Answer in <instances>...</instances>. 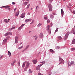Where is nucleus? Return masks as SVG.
Here are the masks:
<instances>
[{
    "mask_svg": "<svg viewBox=\"0 0 75 75\" xmlns=\"http://www.w3.org/2000/svg\"><path fill=\"white\" fill-rule=\"evenodd\" d=\"M4 6H2V7H1V8H4Z\"/></svg>",
    "mask_w": 75,
    "mask_h": 75,
    "instance_id": "46",
    "label": "nucleus"
},
{
    "mask_svg": "<svg viewBox=\"0 0 75 75\" xmlns=\"http://www.w3.org/2000/svg\"><path fill=\"white\" fill-rule=\"evenodd\" d=\"M29 72L30 74H31L33 72V71L31 70V69H29Z\"/></svg>",
    "mask_w": 75,
    "mask_h": 75,
    "instance_id": "25",
    "label": "nucleus"
},
{
    "mask_svg": "<svg viewBox=\"0 0 75 75\" xmlns=\"http://www.w3.org/2000/svg\"><path fill=\"white\" fill-rule=\"evenodd\" d=\"M71 51H74V50H75V48H71Z\"/></svg>",
    "mask_w": 75,
    "mask_h": 75,
    "instance_id": "28",
    "label": "nucleus"
},
{
    "mask_svg": "<svg viewBox=\"0 0 75 75\" xmlns=\"http://www.w3.org/2000/svg\"><path fill=\"white\" fill-rule=\"evenodd\" d=\"M4 7H5V8H7V6H4Z\"/></svg>",
    "mask_w": 75,
    "mask_h": 75,
    "instance_id": "44",
    "label": "nucleus"
},
{
    "mask_svg": "<svg viewBox=\"0 0 75 75\" xmlns=\"http://www.w3.org/2000/svg\"><path fill=\"white\" fill-rule=\"evenodd\" d=\"M74 62L73 61H71L70 63V62H68V66H71L72 65H74Z\"/></svg>",
    "mask_w": 75,
    "mask_h": 75,
    "instance_id": "4",
    "label": "nucleus"
},
{
    "mask_svg": "<svg viewBox=\"0 0 75 75\" xmlns=\"http://www.w3.org/2000/svg\"><path fill=\"white\" fill-rule=\"evenodd\" d=\"M2 57H3V56H2L0 58H1H1H2Z\"/></svg>",
    "mask_w": 75,
    "mask_h": 75,
    "instance_id": "56",
    "label": "nucleus"
},
{
    "mask_svg": "<svg viewBox=\"0 0 75 75\" xmlns=\"http://www.w3.org/2000/svg\"><path fill=\"white\" fill-rule=\"evenodd\" d=\"M74 29H73L71 31L72 33H73L74 34H75V25L74 26Z\"/></svg>",
    "mask_w": 75,
    "mask_h": 75,
    "instance_id": "11",
    "label": "nucleus"
},
{
    "mask_svg": "<svg viewBox=\"0 0 75 75\" xmlns=\"http://www.w3.org/2000/svg\"><path fill=\"white\" fill-rule=\"evenodd\" d=\"M48 6L50 11H51L52 10V7L51 4H49L48 5Z\"/></svg>",
    "mask_w": 75,
    "mask_h": 75,
    "instance_id": "3",
    "label": "nucleus"
},
{
    "mask_svg": "<svg viewBox=\"0 0 75 75\" xmlns=\"http://www.w3.org/2000/svg\"><path fill=\"white\" fill-rule=\"evenodd\" d=\"M70 11H71V12H72V11H71V9H70Z\"/></svg>",
    "mask_w": 75,
    "mask_h": 75,
    "instance_id": "57",
    "label": "nucleus"
},
{
    "mask_svg": "<svg viewBox=\"0 0 75 75\" xmlns=\"http://www.w3.org/2000/svg\"><path fill=\"white\" fill-rule=\"evenodd\" d=\"M7 39H4L3 41V44H6L7 42Z\"/></svg>",
    "mask_w": 75,
    "mask_h": 75,
    "instance_id": "9",
    "label": "nucleus"
},
{
    "mask_svg": "<svg viewBox=\"0 0 75 75\" xmlns=\"http://www.w3.org/2000/svg\"><path fill=\"white\" fill-rule=\"evenodd\" d=\"M50 20H49V19L47 21V22L48 23H50Z\"/></svg>",
    "mask_w": 75,
    "mask_h": 75,
    "instance_id": "39",
    "label": "nucleus"
},
{
    "mask_svg": "<svg viewBox=\"0 0 75 75\" xmlns=\"http://www.w3.org/2000/svg\"><path fill=\"white\" fill-rule=\"evenodd\" d=\"M53 15H54V16H56V15H57V14H56L55 13H53Z\"/></svg>",
    "mask_w": 75,
    "mask_h": 75,
    "instance_id": "37",
    "label": "nucleus"
},
{
    "mask_svg": "<svg viewBox=\"0 0 75 75\" xmlns=\"http://www.w3.org/2000/svg\"><path fill=\"white\" fill-rule=\"evenodd\" d=\"M15 28H16V27H13L12 28V29L13 30V29H15Z\"/></svg>",
    "mask_w": 75,
    "mask_h": 75,
    "instance_id": "41",
    "label": "nucleus"
},
{
    "mask_svg": "<svg viewBox=\"0 0 75 75\" xmlns=\"http://www.w3.org/2000/svg\"><path fill=\"white\" fill-rule=\"evenodd\" d=\"M31 31H30L29 33H31Z\"/></svg>",
    "mask_w": 75,
    "mask_h": 75,
    "instance_id": "62",
    "label": "nucleus"
},
{
    "mask_svg": "<svg viewBox=\"0 0 75 75\" xmlns=\"http://www.w3.org/2000/svg\"><path fill=\"white\" fill-rule=\"evenodd\" d=\"M66 0H63V1H65Z\"/></svg>",
    "mask_w": 75,
    "mask_h": 75,
    "instance_id": "63",
    "label": "nucleus"
},
{
    "mask_svg": "<svg viewBox=\"0 0 75 75\" xmlns=\"http://www.w3.org/2000/svg\"><path fill=\"white\" fill-rule=\"evenodd\" d=\"M18 37L17 36L15 38V42L16 44L18 43Z\"/></svg>",
    "mask_w": 75,
    "mask_h": 75,
    "instance_id": "7",
    "label": "nucleus"
},
{
    "mask_svg": "<svg viewBox=\"0 0 75 75\" xmlns=\"http://www.w3.org/2000/svg\"><path fill=\"white\" fill-rule=\"evenodd\" d=\"M24 25H25V24H23L21 26V27H22V28L23 27V26H24Z\"/></svg>",
    "mask_w": 75,
    "mask_h": 75,
    "instance_id": "32",
    "label": "nucleus"
},
{
    "mask_svg": "<svg viewBox=\"0 0 75 75\" xmlns=\"http://www.w3.org/2000/svg\"><path fill=\"white\" fill-rule=\"evenodd\" d=\"M8 55L9 57H10V56H11V52H10V51H8Z\"/></svg>",
    "mask_w": 75,
    "mask_h": 75,
    "instance_id": "22",
    "label": "nucleus"
},
{
    "mask_svg": "<svg viewBox=\"0 0 75 75\" xmlns=\"http://www.w3.org/2000/svg\"><path fill=\"white\" fill-rule=\"evenodd\" d=\"M62 14V16L64 15V11L62 9H61Z\"/></svg>",
    "mask_w": 75,
    "mask_h": 75,
    "instance_id": "24",
    "label": "nucleus"
},
{
    "mask_svg": "<svg viewBox=\"0 0 75 75\" xmlns=\"http://www.w3.org/2000/svg\"><path fill=\"white\" fill-rule=\"evenodd\" d=\"M21 44H22V43H21L20 45H21Z\"/></svg>",
    "mask_w": 75,
    "mask_h": 75,
    "instance_id": "61",
    "label": "nucleus"
},
{
    "mask_svg": "<svg viewBox=\"0 0 75 75\" xmlns=\"http://www.w3.org/2000/svg\"><path fill=\"white\" fill-rule=\"evenodd\" d=\"M58 40H61L62 39V38L60 36H59L57 37Z\"/></svg>",
    "mask_w": 75,
    "mask_h": 75,
    "instance_id": "18",
    "label": "nucleus"
},
{
    "mask_svg": "<svg viewBox=\"0 0 75 75\" xmlns=\"http://www.w3.org/2000/svg\"><path fill=\"white\" fill-rule=\"evenodd\" d=\"M50 25H47V30H48L50 29Z\"/></svg>",
    "mask_w": 75,
    "mask_h": 75,
    "instance_id": "17",
    "label": "nucleus"
},
{
    "mask_svg": "<svg viewBox=\"0 0 75 75\" xmlns=\"http://www.w3.org/2000/svg\"><path fill=\"white\" fill-rule=\"evenodd\" d=\"M31 20V19L30 18L28 19H26L25 20V23H27L28 21H30Z\"/></svg>",
    "mask_w": 75,
    "mask_h": 75,
    "instance_id": "12",
    "label": "nucleus"
},
{
    "mask_svg": "<svg viewBox=\"0 0 75 75\" xmlns=\"http://www.w3.org/2000/svg\"><path fill=\"white\" fill-rule=\"evenodd\" d=\"M58 28H57L55 32H56V33H57V32H58Z\"/></svg>",
    "mask_w": 75,
    "mask_h": 75,
    "instance_id": "31",
    "label": "nucleus"
},
{
    "mask_svg": "<svg viewBox=\"0 0 75 75\" xmlns=\"http://www.w3.org/2000/svg\"><path fill=\"white\" fill-rule=\"evenodd\" d=\"M36 7H37V8H38L39 7H38V6H37Z\"/></svg>",
    "mask_w": 75,
    "mask_h": 75,
    "instance_id": "58",
    "label": "nucleus"
},
{
    "mask_svg": "<svg viewBox=\"0 0 75 75\" xmlns=\"http://www.w3.org/2000/svg\"><path fill=\"white\" fill-rule=\"evenodd\" d=\"M17 8H16L14 10V11H16V10H17Z\"/></svg>",
    "mask_w": 75,
    "mask_h": 75,
    "instance_id": "43",
    "label": "nucleus"
},
{
    "mask_svg": "<svg viewBox=\"0 0 75 75\" xmlns=\"http://www.w3.org/2000/svg\"><path fill=\"white\" fill-rule=\"evenodd\" d=\"M69 32H68L66 34V35H65V37L64 38V40H66L67 39V38H68V35L69 34Z\"/></svg>",
    "mask_w": 75,
    "mask_h": 75,
    "instance_id": "2",
    "label": "nucleus"
},
{
    "mask_svg": "<svg viewBox=\"0 0 75 75\" xmlns=\"http://www.w3.org/2000/svg\"><path fill=\"white\" fill-rule=\"evenodd\" d=\"M42 37H43L42 33H40L39 36V37H40V38H42Z\"/></svg>",
    "mask_w": 75,
    "mask_h": 75,
    "instance_id": "14",
    "label": "nucleus"
},
{
    "mask_svg": "<svg viewBox=\"0 0 75 75\" xmlns=\"http://www.w3.org/2000/svg\"><path fill=\"white\" fill-rule=\"evenodd\" d=\"M45 61H44L43 62H42V65H41V66L42 65H43V64H45Z\"/></svg>",
    "mask_w": 75,
    "mask_h": 75,
    "instance_id": "35",
    "label": "nucleus"
},
{
    "mask_svg": "<svg viewBox=\"0 0 75 75\" xmlns=\"http://www.w3.org/2000/svg\"><path fill=\"white\" fill-rule=\"evenodd\" d=\"M73 13L74 14H75V11H73Z\"/></svg>",
    "mask_w": 75,
    "mask_h": 75,
    "instance_id": "50",
    "label": "nucleus"
},
{
    "mask_svg": "<svg viewBox=\"0 0 75 75\" xmlns=\"http://www.w3.org/2000/svg\"><path fill=\"white\" fill-rule=\"evenodd\" d=\"M25 63H26V66L27 68H28L29 66H30V62H27V61H25L23 62V65H22V67L23 68H24L25 67Z\"/></svg>",
    "mask_w": 75,
    "mask_h": 75,
    "instance_id": "1",
    "label": "nucleus"
},
{
    "mask_svg": "<svg viewBox=\"0 0 75 75\" xmlns=\"http://www.w3.org/2000/svg\"><path fill=\"white\" fill-rule=\"evenodd\" d=\"M30 47V45H28L27 47Z\"/></svg>",
    "mask_w": 75,
    "mask_h": 75,
    "instance_id": "53",
    "label": "nucleus"
},
{
    "mask_svg": "<svg viewBox=\"0 0 75 75\" xmlns=\"http://www.w3.org/2000/svg\"><path fill=\"white\" fill-rule=\"evenodd\" d=\"M50 18H51L52 19V20H53V19L54 18V16H53V15H50Z\"/></svg>",
    "mask_w": 75,
    "mask_h": 75,
    "instance_id": "20",
    "label": "nucleus"
},
{
    "mask_svg": "<svg viewBox=\"0 0 75 75\" xmlns=\"http://www.w3.org/2000/svg\"><path fill=\"white\" fill-rule=\"evenodd\" d=\"M16 60H14L13 62H12L11 63V65L12 66H14V64L15 62H16Z\"/></svg>",
    "mask_w": 75,
    "mask_h": 75,
    "instance_id": "13",
    "label": "nucleus"
},
{
    "mask_svg": "<svg viewBox=\"0 0 75 75\" xmlns=\"http://www.w3.org/2000/svg\"><path fill=\"white\" fill-rule=\"evenodd\" d=\"M71 44H75V39H74L73 40L72 42H71Z\"/></svg>",
    "mask_w": 75,
    "mask_h": 75,
    "instance_id": "19",
    "label": "nucleus"
},
{
    "mask_svg": "<svg viewBox=\"0 0 75 75\" xmlns=\"http://www.w3.org/2000/svg\"><path fill=\"white\" fill-rule=\"evenodd\" d=\"M10 7V6H6V7H7V8H9Z\"/></svg>",
    "mask_w": 75,
    "mask_h": 75,
    "instance_id": "51",
    "label": "nucleus"
},
{
    "mask_svg": "<svg viewBox=\"0 0 75 75\" xmlns=\"http://www.w3.org/2000/svg\"><path fill=\"white\" fill-rule=\"evenodd\" d=\"M59 60L60 62H62V63H64V61L62 58H59Z\"/></svg>",
    "mask_w": 75,
    "mask_h": 75,
    "instance_id": "10",
    "label": "nucleus"
},
{
    "mask_svg": "<svg viewBox=\"0 0 75 75\" xmlns=\"http://www.w3.org/2000/svg\"><path fill=\"white\" fill-rule=\"evenodd\" d=\"M27 47H26L25 49H24V51H25V50H27Z\"/></svg>",
    "mask_w": 75,
    "mask_h": 75,
    "instance_id": "49",
    "label": "nucleus"
},
{
    "mask_svg": "<svg viewBox=\"0 0 75 75\" xmlns=\"http://www.w3.org/2000/svg\"><path fill=\"white\" fill-rule=\"evenodd\" d=\"M9 30L11 31V30H12V28H9Z\"/></svg>",
    "mask_w": 75,
    "mask_h": 75,
    "instance_id": "40",
    "label": "nucleus"
},
{
    "mask_svg": "<svg viewBox=\"0 0 75 75\" xmlns=\"http://www.w3.org/2000/svg\"><path fill=\"white\" fill-rule=\"evenodd\" d=\"M51 30L50 29L49 30V33H50H50H51Z\"/></svg>",
    "mask_w": 75,
    "mask_h": 75,
    "instance_id": "33",
    "label": "nucleus"
},
{
    "mask_svg": "<svg viewBox=\"0 0 75 75\" xmlns=\"http://www.w3.org/2000/svg\"><path fill=\"white\" fill-rule=\"evenodd\" d=\"M50 52H54V51L52 49H51L50 50Z\"/></svg>",
    "mask_w": 75,
    "mask_h": 75,
    "instance_id": "34",
    "label": "nucleus"
},
{
    "mask_svg": "<svg viewBox=\"0 0 75 75\" xmlns=\"http://www.w3.org/2000/svg\"><path fill=\"white\" fill-rule=\"evenodd\" d=\"M27 1H28L29 2V1H30V0H26Z\"/></svg>",
    "mask_w": 75,
    "mask_h": 75,
    "instance_id": "55",
    "label": "nucleus"
},
{
    "mask_svg": "<svg viewBox=\"0 0 75 75\" xmlns=\"http://www.w3.org/2000/svg\"><path fill=\"white\" fill-rule=\"evenodd\" d=\"M4 21L5 23H8L9 22V20H7V19H5L4 20Z\"/></svg>",
    "mask_w": 75,
    "mask_h": 75,
    "instance_id": "21",
    "label": "nucleus"
},
{
    "mask_svg": "<svg viewBox=\"0 0 75 75\" xmlns=\"http://www.w3.org/2000/svg\"><path fill=\"white\" fill-rule=\"evenodd\" d=\"M69 6H70L71 7V6H72V5H71V4H70V3H69Z\"/></svg>",
    "mask_w": 75,
    "mask_h": 75,
    "instance_id": "52",
    "label": "nucleus"
},
{
    "mask_svg": "<svg viewBox=\"0 0 75 75\" xmlns=\"http://www.w3.org/2000/svg\"><path fill=\"white\" fill-rule=\"evenodd\" d=\"M8 35H12V33L7 32L4 34V36H7Z\"/></svg>",
    "mask_w": 75,
    "mask_h": 75,
    "instance_id": "5",
    "label": "nucleus"
},
{
    "mask_svg": "<svg viewBox=\"0 0 75 75\" xmlns=\"http://www.w3.org/2000/svg\"><path fill=\"white\" fill-rule=\"evenodd\" d=\"M20 62H18V66H20Z\"/></svg>",
    "mask_w": 75,
    "mask_h": 75,
    "instance_id": "36",
    "label": "nucleus"
},
{
    "mask_svg": "<svg viewBox=\"0 0 75 75\" xmlns=\"http://www.w3.org/2000/svg\"><path fill=\"white\" fill-rule=\"evenodd\" d=\"M22 27H20L18 28V30L19 31H20V30H21V29H22Z\"/></svg>",
    "mask_w": 75,
    "mask_h": 75,
    "instance_id": "29",
    "label": "nucleus"
},
{
    "mask_svg": "<svg viewBox=\"0 0 75 75\" xmlns=\"http://www.w3.org/2000/svg\"><path fill=\"white\" fill-rule=\"evenodd\" d=\"M21 48H22V47H18V50H19V49H21Z\"/></svg>",
    "mask_w": 75,
    "mask_h": 75,
    "instance_id": "47",
    "label": "nucleus"
},
{
    "mask_svg": "<svg viewBox=\"0 0 75 75\" xmlns=\"http://www.w3.org/2000/svg\"><path fill=\"white\" fill-rule=\"evenodd\" d=\"M44 18L45 19V20H47V17H45Z\"/></svg>",
    "mask_w": 75,
    "mask_h": 75,
    "instance_id": "48",
    "label": "nucleus"
},
{
    "mask_svg": "<svg viewBox=\"0 0 75 75\" xmlns=\"http://www.w3.org/2000/svg\"><path fill=\"white\" fill-rule=\"evenodd\" d=\"M27 68L28 67H25V68L24 69L25 71H27Z\"/></svg>",
    "mask_w": 75,
    "mask_h": 75,
    "instance_id": "30",
    "label": "nucleus"
},
{
    "mask_svg": "<svg viewBox=\"0 0 75 75\" xmlns=\"http://www.w3.org/2000/svg\"><path fill=\"white\" fill-rule=\"evenodd\" d=\"M53 1V0H49V1L50 3H51L52 1Z\"/></svg>",
    "mask_w": 75,
    "mask_h": 75,
    "instance_id": "38",
    "label": "nucleus"
},
{
    "mask_svg": "<svg viewBox=\"0 0 75 75\" xmlns=\"http://www.w3.org/2000/svg\"><path fill=\"white\" fill-rule=\"evenodd\" d=\"M19 13H20V11H18L16 13V14H17V15H15V16L16 17L17 16H18V14H19Z\"/></svg>",
    "mask_w": 75,
    "mask_h": 75,
    "instance_id": "15",
    "label": "nucleus"
},
{
    "mask_svg": "<svg viewBox=\"0 0 75 75\" xmlns=\"http://www.w3.org/2000/svg\"><path fill=\"white\" fill-rule=\"evenodd\" d=\"M33 9V8H31V10H32Z\"/></svg>",
    "mask_w": 75,
    "mask_h": 75,
    "instance_id": "64",
    "label": "nucleus"
},
{
    "mask_svg": "<svg viewBox=\"0 0 75 75\" xmlns=\"http://www.w3.org/2000/svg\"><path fill=\"white\" fill-rule=\"evenodd\" d=\"M12 4H16V3H15V2H13Z\"/></svg>",
    "mask_w": 75,
    "mask_h": 75,
    "instance_id": "45",
    "label": "nucleus"
},
{
    "mask_svg": "<svg viewBox=\"0 0 75 75\" xmlns=\"http://www.w3.org/2000/svg\"><path fill=\"white\" fill-rule=\"evenodd\" d=\"M67 7H68V8H70V7H69V6H67Z\"/></svg>",
    "mask_w": 75,
    "mask_h": 75,
    "instance_id": "54",
    "label": "nucleus"
},
{
    "mask_svg": "<svg viewBox=\"0 0 75 75\" xmlns=\"http://www.w3.org/2000/svg\"><path fill=\"white\" fill-rule=\"evenodd\" d=\"M42 24L40 23L38 25V27H39L41 26V25H42Z\"/></svg>",
    "mask_w": 75,
    "mask_h": 75,
    "instance_id": "26",
    "label": "nucleus"
},
{
    "mask_svg": "<svg viewBox=\"0 0 75 75\" xmlns=\"http://www.w3.org/2000/svg\"><path fill=\"white\" fill-rule=\"evenodd\" d=\"M38 75H42V74H41V73H39L38 74Z\"/></svg>",
    "mask_w": 75,
    "mask_h": 75,
    "instance_id": "42",
    "label": "nucleus"
},
{
    "mask_svg": "<svg viewBox=\"0 0 75 75\" xmlns=\"http://www.w3.org/2000/svg\"><path fill=\"white\" fill-rule=\"evenodd\" d=\"M28 3V2H24L23 4L24 5H25V6H26L27 4Z\"/></svg>",
    "mask_w": 75,
    "mask_h": 75,
    "instance_id": "23",
    "label": "nucleus"
},
{
    "mask_svg": "<svg viewBox=\"0 0 75 75\" xmlns=\"http://www.w3.org/2000/svg\"><path fill=\"white\" fill-rule=\"evenodd\" d=\"M36 10H38V9H37V7L36 8Z\"/></svg>",
    "mask_w": 75,
    "mask_h": 75,
    "instance_id": "60",
    "label": "nucleus"
},
{
    "mask_svg": "<svg viewBox=\"0 0 75 75\" xmlns=\"http://www.w3.org/2000/svg\"><path fill=\"white\" fill-rule=\"evenodd\" d=\"M41 66V65H39L38 66L36 67V70L38 71L40 70V67Z\"/></svg>",
    "mask_w": 75,
    "mask_h": 75,
    "instance_id": "8",
    "label": "nucleus"
},
{
    "mask_svg": "<svg viewBox=\"0 0 75 75\" xmlns=\"http://www.w3.org/2000/svg\"><path fill=\"white\" fill-rule=\"evenodd\" d=\"M21 18H24L25 17V13H23L20 16Z\"/></svg>",
    "mask_w": 75,
    "mask_h": 75,
    "instance_id": "6",
    "label": "nucleus"
},
{
    "mask_svg": "<svg viewBox=\"0 0 75 75\" xmlns=\"http://www.w3.org/2000/svg\"><path fill=\"white\" fill-rule=\"evenodd\" d=\"M37 38H35V40H37Z\"/></svg>",
    "mask_w": 75,
    "mask_h": 75,
    "instance_id": "59",
    "label": "nucleus"
},
{
    "mask_svg": "<svg viewBox=\"0 0 75 75\" xmlns=\"http://www.w3.org/2000/svg\"><path fill=\"white\" fill-rule=\"evenodd\" d=\"M30 4H28L27 5V7L26 8H29V7H30Z\"/></svg>",
    "mask_w": 75,
    "mask_h": 75,
    "instance_id": "27",
    "label": "nucleus"
},
{
    "mask_svg": "<svg viewBox=\"0 0 75 75\" xmlns=\"http://www.w3.org/2000/svg\"><path fill=\"white\" fill-rule=\"evenodd\" d=\"M33 64H35L36 63H37V60H33Z\"/></svg>",
    "mask_w": 75,
    "mask_h": 75,
    "instance_id": "16",
    "label": "nucleus"
}]
</instances>
